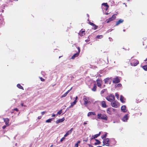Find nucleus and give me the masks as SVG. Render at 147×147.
<instances>
[{"label": "nucleus", "mask_w": 147, "mask_h": 147, "mask_svg": "<svg viewBox=\"0 0 147 147\" xmlns=\"http://www.w3.org/2000/svg\"><path fill=\"white\" fill-rule=\"evenodd\" d=\"M53 119V118H52L51 119H50L47 120L46 121V123H51V121Z\"/></svg>", "instance_id": "obj_30"}, {"label": "nucleus", "mask_w": 147, "mask_h": 147, "mask_svg": "<svg viewBox=\"0 0 147 147\" xmlns=\"http://www.w3.org/2000/svg\"><path fill=\"white\" fill-rule=\"evenodd\" d=\"M123 22V20L120 19L118 21H117L116 22V26H117L119 24L122 23Z\"/></svg>", "instance_id": "obj_18"}, {"label": "nucleus", "mask_w": 147, "mask_h": 147, "mask_svg": "<svg viewBox=\"0 0 147 147\" xmlns=\"http://www.w3.org/2000/svg\"><path fill=\"white\" fill-rule=\"evenodd\" d=\"M65 137H63L60 140V142H62L65 139Z\"/></svg>", "instance_id": "obj_41"}, {"label": "nucleus", "mask_w": 147, "mask_h": 147, "mask_svg": "<svg viewBox=\"0 0 147 147\" xmlns=\"http://www.w3.org/2000/svg\"><path fill=\"white\" fill-rule=\"evenodd\" d=\"M85 34V31L84 30H83L82 29H81V30L80 31L79 33V35L80 36H83Z\"/></svg>", "instance_id": "obj_14"}, {"label": "nucleus", "mask_w": 147, "mask_h": 147, "mask_svg": "<svg viewBox=\"0 0 147 147\" xmlns=\"http://www.w3.org/2000/svg\"><path fill=\"white\" fill-rule=\"evenodd\" d=\"M78 98V97L77 96H76L75 98V100L74 101H76L77 102V100Z\"/></svg>", "instance_id": "obj_43"}, {"label": "nucleus", "mask_w": 147, "mask_h": 147, "mask_svg": "<svg viewBox=\"0 0 147 147\" xmlns=\"http://www.w3.org/2000/svg\"><path fill=\"white\" fill-rule=\"evenodd\" d=\"M93 26L94 27L93 29L94 30H96V29H97V28L98 27V26L95 24Z\"/></svg>", "instance_id": "obj_34"}, {"label": "nucleus", "mask_w": 147, "mask_h": 147, "mask_svg": "<svg viewBox=\"0 0 147 147\" xmlns=\"http://www.w3.org/2000/svg\"><path fill=\"white\" fill-rule=\"evenodd\" d=\"M14 110L16 111H18V109L17 108H15L13 109Z\"/></svg>", "instance_id": "obj_46"}, {"label": "nucleus", "mask_w": 147, "mask_h": 147, "mask_svg": "<svg viewBox=\"0 0 147 147\" xmlns=\"http://www.w3.org/2000/svg\"><path fill=\"white\" fill-rule=\"evenodd\" d=\"M97 86L96 84H94V86L93 88L92 89V90L93 91H95L96 90Z\"/></svg>", "instance_id": "obj_25"}, {"label": "nucleus", "mask_w": 147, "mask_h": 147, "mask_svg": "<svg viewBox=\"0 0 147 147\" xmlns=\"http://www.w3.org/2000/svg\"><path fill=\"white\" fill-rule=\"evenodd\" d=\"M109 80V78H106V79H105L104 80L105 83H107Z\"/></svg>", "instance_id": "obj_36"}, {"label": "nucleus", "mask_w": 147, "mask_h": 147, "mask_svg": "<svg viewBox=\"0 0 147 147\" xmlns=\"http://www.w3.org/2000/svg\"><path fill=\"white\" fill-rule=\"evenodd\" d=\"M96 147H102L101 146H97Z\"/></svg>", "instance_id": "obj_56"}, {"label": "nucleus", "mask_w": 147, "mask_h": 147, "mask_svg": "<svg viewBox=\"0 0 147 147\" xmlns=\"http://www.w3.org/2000/svg\"><path fill=\"white\" fill-rule=\"evenodd\" d=\"M115 96L117 98V99H118L119 98V94L117 93H116L115 94Z\"/></svg>", "instance_id": "obj_38"}, {"label": "nucleus", "mask_w": 147, "mask_h": 147, "mask_svg": "<svg viewBox=\"0 0 147 147\" xmlns=\"http://www.w3.org/2000/svg\"><path fill=\"white\" fill-rule=\"evenodd\" d=\"M116 15H117V14H113L111 18H109L107 19L106 21V22L107 23H109L110 22L115 19L116 18V16H115Z\"/></svg>", "instance_id": "obj_8"}, {"label": "nucleus", "mask_w": 147, "mask_h": 147, "mask_svg": "<svg viewBox=\"0 0 147 147\" xmlns=\"http://www.w3.org/2000/svg\"><path fill=\"white\" fill-rule=\"evenodd\" d=\"M72 87L69 90L70 91L72 90Z\"/></svg>", "instance_id": "obj_52"}, {"label": "nucleus", "mask_w": 147, "mask_h": 147, "mask_svg": "<svg viewBox=\"0 0 147 147\" xmlns=\"http://www.w3.org/2000/svg\"><path fill=\"white\" fill-rule=\"evenodd\" d=\"M111 106L113 107L117 108L120 106L119 103L116 100H113V101L111 102Z\"/></svg>", "instance_id": "obj_3"}, {"label": "nucleus", "mask_w": 147, "mask_h": 147, "mask_svg": "<svg viewBox=\"0 0 147 147\" xmlns=\"http://www.w3.org/2000/svg\"><path fill=\"white\" fill-rule=\"evenodd\" d=\"M46 112L45 111H43V112H41V114L42 115H44L45 113Z\"/></svg>", "instance_id": "obj_47"}, {"label": "nucleus", "mask_w": 147, "mask_h": 147, "mask_svg": "<svg viewBox=\"0 0 147 147\" xmlns=\"http://www.w3.org/2000/svg\"><path fill=\"white\" fill-rule=\"evenodd\" d=\"M96 82H97L98 86L100 88H101V83L102 82V81L100 79H98L96 80Z\"/></svg>", "instance_id": "obj_13"}, {"label": "nucleus", "mask_w": 147, "mask_h": 147, "mask_svg": "<svg viewBox=\"0 0 147 147\" xmlns=\"http://www.w3.org/2000/svg\"><path fill=\"white\" fill-rule=\"evenodd\" d=\"M87 124V123L86 122H84V125H86Z\"/></svg>", "instance_id": "obj_51"}, {"label": "nucleus", "mask_w": 147, "mask_h": 147, "mask_svg": "<svg viewBox=\"0 0 147 147\" xmlns=\"http://www.w3.org/2000/svg\"><path fill=\"white\" fill-rule=\"evenodd\" d=\"M101 134V132H100L98 134H96L94 136H92L91 139H94L95 138H97Z\"/></svg>", "instance_id": "obj_15"}, {"label": "nucleus", "mask_w": 147, "mask_h": 147, "mask_svg": "<svg viewBox=\"0 0 147 147\" xmlns=\"http://www.w3.org/2000/svg\"><path fill=\"white\" fill-rule=\"evenodd\" d=\"M17 86L18 88L20 89H22L23 90H24L23 87L19 84H17Z\"/></svg>", "instance_id": "obj_24"}, {"label": "nucleus", "mask_w": 147, "mask_h": 147, "mask_svg": "<svg viewBox=\"0 0 147 147\" xmlns=\"http://www.w3.org/2000/svg\"><path fill=\"white\" fill-rule=\"evenodd\" d=\"M122 86V85L120 83L118 84H117V87H121Z\"/></svg>", "instance_id": "obj_40"}, {"label": "nucleus", "mask_w": 147, "mask_h": 147, "mask_svg": "<svg viewBox=\"0 0 147 147\" xmlns=\"http://www.w3.org/2000/svg\"><path fill=\"white\" fill-rule=\"evenodd\" d=\"M7 126V125H5L3 126L2 127V128L3 129H5V128Z\"/></svg>", "instance_id": "obj_44"}, {"label": "nucleus", "mask_w": 147, "mask_h": 147, "mask_svg": "<svg viewBox=\"0 0 147 147\" xmlns=\"http://www.w3.org/2000/svg\"><path fill=\"white\" fill-rule=\"evenodd\" d=\"M11 1H15V0H11Z\"/></svg>", "instance_id": "obj_58"}, {"label": "nucleus", "mask_w": 147, "mask_h": 147, "mask_svg": "<svg viewBox=\"0 0 147 147\" xmlns=\"http://www.w3.org/2000/svg\"><path fill=\"white\" fill-rule=\"evenodd\" d=\"M132 61L133 62L130 63V64L132 66H135L139 63V62L137 60L134 59Z\"/></svg>", "instance_id": "obj_7"}, {"label": "nucleus", "mask_w": 147, "mask_h": 147, "mask_svg": "<svg viewBox=\"0 0 147 147\" xmlns=\"http://www.w3.org/2000/svg\"><path fill=\"white\" fill-rule=\"evenodd\" d=\"M127 1H129V0H127Z\"/></svg>", "instance_id": "obj_59"}, {"label": "nucleus", "mask_w": 147, "mask_h": 147, "mask_svg": "<svg viewBox=\"0 0 147 147\" xmlns=\"http://www.w3.org/2000/svg\"><path fill=\"white\" fill-rule=\"evenodd\" d=\"M77 48L78 49V51H76L77 53L74 54L71 57V59H74L75 58L77 57L79 55V53L80 52V49L79 47H77Z\"/></svg>", "instance_id": "obj_4"}, {"label": "nucleus", "mask_w": 147, "mask_h": 147, "mask_svg": "<svg viewBox=\"0 0 147 147\" xmlns=\"http://www.w3.org/2000/svg\"><path fill=\"white\" fill-rule=\"evenodd\" d=\"M116 143L115 140L114 139L110 140L109 138H107L104 139L103 141V146L106 145L107 146H111L114 145Z\"/></svg>", "instance_id": "obj_1"}, {"label": "nucleus", "mask_w": 147, "mask_h": 147, "mask_svg": "<svg viewBox=\"0 0 147 147\" xmlns=\"http://www.w3.org/2000/svg\"><path fill=\"white\" fill-rule=\"evenodd\" d=\"M107 133H106L105 134L103 135L101 137V138L102 139H104V138H106V137L107 136Z\"/></svg>", "instance_id": "obj_27"}, {"label": "nucleus", "mask_w": 147, "mask_h": 147, "mask_svg": "<svg viewBox=\"0 0 147 147\" xmlns=\"http://www.w3.org/2000/svg\"><path fill=\"white\" fill-rule=\"evenodd\" d=\"M62 57V56H59V58H60L61 57Z\"/></svg>", "instance_id": "obj_55"}, {"label": "nucleus", "mask_w": 147, "mask_h": 147, "mask_svg": "<svg viewBox=\"0 0 147 147\" xmlns=\"http://www.w3.org/2000/svg\"><path fill=\"white\" fill-rule=\"evenodd\" d=\"M55 114H53V115L52 116V117H54L55 116Z\"/></svg>", "instance_id": "obj_50"}, {"label": "nucleus", "mask_w": 147, "mask_h": 147, "mask_svg": "<svg viewBox=\"0 0 147 147\" xmlns=\"http://www.w3.org/2000/svg\"><path fill=\"white\" fill-rule=\"evenodd\" d=\"M3 119L5 123V125L7 126L9 125V119L8 118H3Z\"/></svg>", "instance_id": "obj_12"}, {"label": "nucleus", "mask_w": 147, "mask_h": 147, "mask_svg": "<svg viewBox=\"0 0 147 147\" xmlns=\"http://www.w3.org/2000/svg\"><path fill=\"white\" fill-rule=\"evenodd\" d=\"M67 94L66 92L63 95L61 96V98H63L65 97Z\"/></svg>", "instance_id": "obj_35"}, {"label": "nucleus", "mask_w": 147, "mask_h": 147, "mask_svg": "<svg viewBox=\"0 0 147 147\" xmlns=\"http://www.w3.org/2000/svg\"><path fill=\"white\" fill-rule=\"evenodd\" d=\"M128 119V115H125L123 117L122 120L123 121H126Z\"/></svg>", "instance_id": "obj_20"}, {"label": "nucleus", "mask_w": 147, "mask_h": 147, "mask_svg": "<svg viewBox=\"0 0 147 147\" xmlns=\"http://www.w3.org/2000/svg\"><path fill=\"white\" fill-rule=\"evenodd\" d=\"M107 90V89H104L102 90L100 92L101 94H103Z\"/></svg>", "instance_id": "obj_33"}, {"label": "nucleus", "mask_w": 147, "mask_h": 147, "mask_svg": "<svg viewBox=\"0 0 147 147\" xmlns=\"http://www.w3.org/2000/svg\"><path fill=\"white\" fill-rule=\"evenodd\" d=\"M93 147L92 146H91L90 145V147Z\"/></svg>", "instance_id": "obj_57"}, {"label": "nucleus", "mask_w": 147, "mask_h": 147, "mask_svg": "<svg viewBox=\"0 0 147 147\" xmlns=\"http://www.w3.org/2000/svg\"><path fill=\"white\" fill-rule=\"evenodd\" d=\"M103 36L102 35H98L96 37V38L98 39H101L103 37Z\"/></svg>", "instance_id": "obj_28"}, {"label": "nucleus", "mask_w": 147, "mask_h": 147, "mask_svg": "<svg viewBox=\"0 0 147 147\" xmlns=\"http://www.w3.org/2000/svg\"><path fill=\"white\" fill-rule=\"evenodd\" d=\"M143 68L145 71H147V65H145L142 67Z\"/></svg>", "instance_id": "obj_32"}, {"label": "nucleus", "mask_w": 147, "mask_h": 147, "mask_svg": "<svg viewBox=\"0 0 147 147\" xmlns=\"http://www.w3.org/2000/svg\"><path fill=\"white\" fill-rule=\"evenodd\" d=\"M147 61V58H146L145 60L144 61Z\"/></svg>", "instance_id": "obj_53"}, {"label": "nucleus", "mask_w": 147, "mask_h": 147, "mask_svg": "<svg viewBox=\"0 0 147 147\" xmlns=\"http://www.w3.org/2000/svg\"><path fill=\"white\" fill-rule=\"evenodd\" d=\"M65 119L64 117H63L61 119H59L58 120H57L56 121V123L57 124L59 123H61L63 122V121H64L65 120Z\"/></svg>", "instance_id": "obj_16"}, {"label": "nucleus", "mask_w": 147, "mask_h": 147, "mask_svg": "<svg viewBox=\"0 0 147 147\" xmlns=\"http://www.w3.org/2000/svg\"><path fill=\"white\" fill-rule=\"evenodd\" d=\"M89 24H90V25H91L92 26H93L94 24V23H93L92 22H89Z\"/></svg>", "instance_id": "obj_39"}, {"label": "nucleus", "mask_w": 147, "mask_h": 147, "mask_svg": "<svg viewBox=\"0 0 147 147\" xmlns=\"http://www.w3.org/2000/svg\"><path fill=\"white\" fill-rule=\"evenodd\" d=\"M80 140H78L77 141V143L75 144V147H78V144L80 143Z\"/></svg>", "instance_id": "obj_29"}, {"label": "nucleus", "mask_w": 147, "mask_h": 147, "mask_svg": "<svg viewBox=\"0 0 147 147\" xmlns=\"http://www.w3.org/2000/svg\"><path fill=\"white\" fill-rule=\"evenodd\" d=\"M115 109H114L112 108H109L107 109V111L108 114L111 115L112 114V111H114Z\"/></svg>", "instance_id": "obj_10"}, {"label": "nucleus", "mask_w": 147, "mask_h": 147, "mask_svg": "<svg viewBox=\"0 0 147 147\" xmlns=\"http://www.w3.org/2000/svg\"><path fill=\"white\" fill-rule=\"evenodd\" d=\"M41 116H38V119H41Z\"/></svg>", "instance_id": "obj_48"}, {"label": "nucleus", "mask_w": 147, "mask_h": 147, "mask_svg": "<svg viewBox=\"0 0 147 147\" xmlns=\"http://www.w3.org/2000/svg\"><path fill=\"white\" fill-rule=\"evenodd\" d=\"M53 146V145H51V146L50 147H52Z\"/></svg>", "instance_id": "obj_54"}, {"label": "nucleus", "mask_w": 147, "mask_h": 147, "mask_svg": "<svg viewBox=\"0 0 147 147\" xmlns=\"http://www.w3.org/2000/svg\"><path fill=\"white\" fill-rule=\"evenodd\" d=\"M125 99L124 98V97L122 96L121 95L120 98L121 101L123 103H125Z\"/></svg>", "instance_id": "obj_21"}, {"label": "nucleus", "mask_w": 147, "mask_h": 147, "mask_svg": "<svg viewBox=\"0 0 147 147\" xmlns=\"http://www.w3.org/2000/svg\"><path fill=\"white\" fill-rule=\"evenodd\" d=\"M92 115H96V114L94 112H90L88 114V116H89Z\"/></svg>", "instance_id": "obj_22"}, {"label": "nucleus", "mask_w": 147, "mask_h": 147, "mask_svg": "<svg viewBox=\"0 0 147 147\" xmlns=\"http://www.w3.org/2000/svg\"><path fill=\"white\" fill-rule=\"evenodd\" d=\"M40 78V79L41 81H42L43 82L45 80V79L44 78H42V77Z\"/></svg>", "instance_id": "obj_42"}, {"label": "nucleus", "mask_w": 147, "mask_h": 147, "mask_svg": "<svg viewBox=\"0 0 147 147\" xmlns=\"http://www.w3.org/2000/svg\"><path fill=\"white\" fill-rule=\"evenodd\" d=\"M106 99L108 101L111 102L113 100H115V97L113 95L111 94L107 96Z\"/></svg>", "instance_id": "obj_5"}, {"label": "nucleus", "mask_w": 147, "mask_h": 147, "mask_svg": "<svg viewBox=\"0 0 147 147\" xmlns=\"http://www.w3.org/2000/svg\"><path fill=\"white\" fill-rule=\"evenodd\" d=\"M83 100L84 102V105L86 106L87 105L88 103L90 102L89 101V98L86 97L85 96H84Z\"/></svg>", "instance_id": "obj_6"}, {"label": "nucleus", "mask_w": 147, "mask_h": 147, "mask_svg": "<svg viewBox=\"0 0 147 147\" xmlns=\"http://www.w3.org/2000/svg\"><path fill=\"white\" fill-rule=\"evenodd\" d=\"M126 107L125 105L122 106L121 107V109L123 112H126Z\"/></svg>", "instance_id": "obj_19"}, {"label": "nucleus", "mask_w": 147, "mask_h": 147, "mask_svg": "<svg viewBox=\"0 0 147 147\" xmlns=\"http://www.w3.org/2000/svg\"><path fill=\"white\" fill-rule=\"evenodd\" d=\"M77 102L76 101H74L73 102L71 103V105L69 106V108H70L73 107V106L76 104Z\"/></svg>", "instance_id": "obj_23"}, {"label": "nucleus", "mask_w": 147, "mask_h": 147, "mask_svg": "<svg viewBox=\"0 0 147 147\" xmlns=\"http://www.w3.org/2000/svg\"><path fill=\"white\" fill-rule=\"evenodd\" d=\"M70 91L69 90L66 92V93H67V94L70 92Z\"/></svg>", "instance_id": "obj_49"}, {"label": "nucleus", "mask_w": 147, "mask_h": 147, "mask_svg": "<svg viewBox=\"0 0 147 147\" xmlns=\"http://www.w3.org/2000/svg\"><path fill=\"white\" fill-rule=\"evenodd\" d=\"M73 128H71L68 131L66 132V133L64 135V137H66L67 136L71 134V133L72 131L73 130Z\"/></svg>", "instance_id": "obj_11"}, {"label": "nucleus", "mask_w": 147, "mask_h": 147, "mask_svg": "<svg viewBox=\"0 0 147 147\" xmlns=\"http://www.w3.org/2000/svg\"><path fill=\"white\" fill-rule=\"evenodd\" d=\"M97 117L98 119H101L105 121L107 120V117L105 114L98 113L97 115Z\"/></svg>", "instance_id": "obj_2"}, {"label": "nucleus", "mask_w": 147, "mask_h": 147, "mask_svg": "<svg viewBox=\"0 0 147 147\" xmlns=\"http://www.w3.org/2000/svg\"><path fill=\"white\" fill-rule=\"evenodd\" d=\"M120 82V80L117 77L115 78H113V83H117Z\"/></svg>", "instance_id": "obj_9"}, {"label": "nucleus", "mask_w": 147, "mask_h": 147, "mask_svg": "<svg viewBox=\"0 0 147 147\" xmlns=\"http://www.w3.org/2000/svg\"><path fill=\"white\" fill-rule=\"evenodd\" d=\"M95 140L97 142L95 143L94 144L95 145L100 144V142L98 140L96 139Z\"/></svg>", "instance_id": "obj_26"}, {"label": "nucleus", "mask_w": 147, "mask_h": 147, "mask_svg": "<svg viewBox=\"0 0 147 147\" xmlns=\"http://www.w3.org/2000/svg\"><path fill=\"white\" fill-rule=\"evenodd\" d=\"M101 104L102 107L103 108H106L107 107V106L106 104V103L105 101H102L101 102Z\"/></svg>", "instance_id": "obj_17"}, {"label": "nucleus", "mask_w": 147, "mask_h": 147, "mask_svg": "<svg viewBox=\"0 0 147 147\" xmlns=\"http://www.w3.org/2000/svg\"><path fill=\"white\" fill-rule=\"evenodd\" d=\"M21 105L22 106H24V107H26V105H24L23 103H22L21 104Z\"/></svg>", "instance_id": "obj_45"}, {"label": "nucleus", "mask_w": 147, "mask_h": 147, "mask_svg": "<svg viewBox=\"0 0 147 147\" xmlns=\"http://www.w3.org/2000/svg\"><path fill=\"white\" fill-rule=\"evenodd\" d=\"M62 113V110H61L60 111H59L57 113V115H60Z\"/></svg>", "instance_id": "obj_37"}, {"label": "nucleus", "mask_w": 147, "mask_h": 147, "mask_svg": "<svg viewBox=\"0 0 147 147\" xmlns=\"http://www.w3.org/2000/svg\"><path fill=\"white\" fill-rule=\"evenodd\" d=\"M102 5L107 7V9H108L109 7V6L107 3H103L102 4Z\"/></svg>", "instance_id": "obj_31"}]
</instances>
